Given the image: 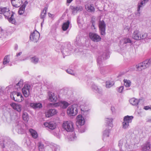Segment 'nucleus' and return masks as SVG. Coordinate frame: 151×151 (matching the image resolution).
Here are the masks:
<instances>
[{
    "label": "nucleus",
    "mask_w": 151,
    "mask_h": 151,
    "mask_svg": "<svg viewBox=\"0 0 151 151\" xmlns=\"http://www.w3.org/2000/svg\"><path fill=\"white\" fill-rule=\"evenodd\" d=\"M85 8L87 10L90 12H94L95 11V9L92 4H88L86 5Z\"/></svg>",
    "instance_id": "27"
},
{
    "label": "nucleus",
    "mask_w": 151,
    "mask_h": 151,
    "mask_svg": "<svg viewBox=\"0 0 151 151\" xmlns=\"http://www.w3.org/2000/svg\"><path fill=\"white\" fill-rule=\"evenodd\" d=\"M15 130L19 134H23L29 128V126L31 123H15Z\"/></svg>",
    "instance_id": "2"
},
{
    "label": "nucleus",
    "mask_w": 151,
    "mask_h": 151,
    "mask_svg": "<svg viewBox=\"0 0 151 151\" xmlns=\"http://www.w3.org/2000/svg\"><path fill=\"white\" fill-rule=\"evenodd\" d=\"M28 4V1H25L21 7H22L24 9H25L26 6Z\"/></svg>",
    "instance_id": "57"
},
{
    "label": "nucleus",
    "mask_w": 151,
    "mask_h": 151,
    "mask_svg": "<svg viewBox=\"0 0 151 151\" xmlns=\"http://www.w3.org/2000/svg\"><path fill=\"white\" fill-rule=\"evenodd\" d=\"M47 8L45 7L42 12L41 13L40 18L42 19L44 18L46 15V10Z\"/></svg>",
    "instance_id": "41"
},
{
    "label": "nucleus",
    "mask_w": 151,
    "mask_h": 151,
    "mask_svg": "<svg viewBox=\"0 0 151 151\" xmlns=\"http://www.w3.org/2000/svg\"><path fill=\"white\" fill-rule=\"evenodd\" d=\"M124 149L125 151H132V146L127 143V142L126 140V142L124 146Z\"/></svg>",
    "instance_id": "30"
},
{
    "label": "nucleus",
    "mask_w": 151,
    "mask_h": 151,
    "mask_svg": "<svg viewBox=\"0 0 151 151\" xmlns=\"http://www.w3.org/2000/svg\"><path fill=\"white\" fill-rule=\"evenodd\" d=\"M53 104L55 106H60L63 109L67 108L70 104L68 103L65 101H61L60 103H55Z\"/></svg>",
    "instance_id": "15"
},
{
    "label": "nucleus",
    "mask_w": 151,
    "mask_h": 151,
    "mask_svg": "<svg viewBox=\"0 0 151 151\" xmlns=\"http://www.w3.org/2000/svg\"><path fill=\"white\" fill-rule=\"evenodd\" d=\"M141 35L140 32L138 30H136L133 33L132 37L135 40H140L141 39Z\"/></svg>",
    "instance_id": "20"
},
{
    "label": "nucleus",
    "mask_w": 151,
    "mask_h": 151,
    "mask_svg": "<svg viewBox=\"0 0 151 151\" xmlns=\"http://www.w3.org/2000/svg\"><path fill=\"white\" fill-rule=\"evenodd\" d=\"M70 8L71 9L72 13L74 15L76 14L78 12L81 11L83 10L82 6L79 5L76 6H70Z\"/></svg>",
    "instance_id": "14"
},
{
    "label": "nucleus",
    "mask_w": 151,
    "mask_h": 151,
    "mask_svg": "<svg viewBox=\"0 0 151 151\" xmlns=\"http://www.w3.org/2000/svg\"><path fill=\"white\" fill-rule=\"evenodd\" d=\"M100 151H109V150L107 149H105L104 147H103L100 149Z\"/></svg>",
    "instance_id": "60"
},
{
    "label": "nucleus",
    "mask_w": 151,
    "mask_h": 151,
    "mask_svg": "<svg viewBox=\"0 0 151 151\" xmlns=\"http://www.w3.org/2000/svg\"><path fill=\"white\" fill-rule=\"evenodd\" d=\"M85 123H76L77 127L79 132L83 133L85 132L86 129Z\"/></svg>",
    "instance_id": "12"
},
{
    "label": "nucleus",
    "mask_w": 151,
    "mask_h": 151,
    "mask_svg": "<svg viewBox=\"0 0 151 151\" xmlns=\"http://www.w3.org/2000/svg\"><path fill=\"white\" fill-rule=\"evenodd\" d=\"M51 148L52 151H59V150L56 145H52Z\"/></svg>",
    "instance_id": "48"
},
{
    "label": "nucleus",
    "mask_w": 151,
    "mask_h": 151,
    "mask_svg": "<svg viewBox=\"0 0 151 151\" xmlns=\"http://www.w3.org/2000/svg\"><path fill=\"white\" fill-rule=\"evenodd\" d=\"M105 120L107 123H111L113 122V119L111 118H105Z\"/></svg>",
    "instance_id": "52"
},
{
    "label": "nucleus",
    "mask_w": 151,
    "mask_h": 151,
    "mask_svg": "<svg viewBox=\"0 0 151 151\" xmlns=\"http://www.w3.org/2000/svg\"><path fill=\"white\" fill-rule=\"evenodd\" d=\"M9 9L6 7H4L3 8H0V14H3L5 13L6 11H9Z\"/></svg>",
    "instance_id": "46"
},
{
    "label": "nucleus",
    "mask_w": 151,
    "mask_h": 151,
    "mask_svg": "<svg viewBox=\"0 0 151 151\" xmlns=\"http://www.w3.org/2000/svg\"><path fill=\"white\" fill-rule=\"evenodd\" d=\"M56 113L57 111L55 109H50L45 113V116L47 117H50L55 114Z\"/></svg>",
    "instance_id": "18"
},
{
    "label": "nucleus",
    "mask_w": 151,
    "mask_h": 151,
    "mask_svg": "<svg viewBox=\"0 0 151 151\" xmlns=\"http://www.w3.org/2000/svg\"><path fill=\"white\" fill-rule=\"evenodd\" d=\"M124 85L126 87H129L130 86L131 82L130 81L124 79Z\"/></svg>",
    "instance_id": "43"
},
{
    "label": "nucleus",
    "mask_w": 151,
    "mask_h": 151,
    "mask_svg": "<svg viewBox=\"0 0 151 151\" xmlns=\"http://www.w3.org/2000/svg\"><path fill=\"white\" fill-rule=\"evenodd\" d=\"M106 25L103 20H100L99 22V32L100 34L104 36L106 34Z\"/></svg>",
    "instance_id": "9"
},
{
    "label": "nucleus",
    "mask_w": 151,
    "mask_h": 151,
    "mask_svg": "<svg viewBox=\"0 0 151 151\" xmlns=\"http://www.w3.org/2000/svg\"><path fill=\"white\" fill-rule=\"evenodd\" d=\"M30 86L28 84H25L23 88L22 91L23 94L25 97H27L29 94V89L30 88Z\"/></svg>",
    "instance_id": "13"
},
{
    "label": "nucleus",
    "mask_w": 151,
    "mask_h": 151,
    "mask_svg": "<svg viewBox=\"0 0 151 151\" xmlns=\"http://www.w3.org/2000/svg\"><path fill=\"white\" fill-rule=\"evenodd\" d=\"M110 132V129L106 128V130H104L103 132L102 139L104 141V138L108 137L109 136Z\"/></svg>",
    "instance_id": "32"
},
{
    "label": "nucleus",
    "mask_w": 151,
    "mask_h": 151,
    "mask_svg": "<svg viewBox=\"0 0 151 151\" xmlns=\"http://www.w3.org/2000/svg\"><path fill=\"white\" fill-rule=\"evenodd\" d=\"M151 144L148 141L144 144L141 146L142 151H151Z\"/></svg>",
    "instance_id": "16"
},
{
    "label": "nucleus",
    "mask_w": 151,
    "mask_h": 151,
    "mask_svg": "<svg viewBox=\"0 0 151 151\" xmlns=\"http://www.w3.org/2000/svg\"><path fill=\"white\" fill-rule=\"evenodd\" d=\"M18 48V46L17 45L15 44L14 46V49L15 50H17Z\"/></svg>",
    "instance_id": "63"
},
{
    "label": "nucleus",
    "mask_w": 151,
    "mask_h": 151,
    "mask_svg": "<svg viewBox=\"0 0 151 151\" xmlns=\"http://www.w3.org/2000/svg\"><path fill=\"white\" fill-rule=\"evenodd\" d=\"M32 123L31 124H30L29 126V132L30 133L31 136L34 139H36L38 137V134L37 132L35 130L31 128L32 127Z\"/></svg>",
    "instance_id": "17"
},
{
    "label": "nucleus",
    "mask_w": 151,
    "mask_h": 151,
    "mask_svg": "<svg viewBox=\"0 0 151 151\" xmlns=\"http://www.w3.org/2000/svg\"><path fill=\"white\" fill-rule=\"evenodd\" d=\"M38 146L39 151H43L44 145L41 142L38 143Z\"/></svg>",
    "instance_id": "47"
},
{
    "label": "nucleus",
    "mask_w": 151,
    "mask_h": 151,
    "mask_svg": "<svg viewBox=\"0 0 151 151\" xmlns=\"http://www.w3.org/2000/svg\"><path fill=\"white\" fill-rule=\"evenodd\" d=\"M78 109L79 107L77 104H73L68 108L67 114L69 116H75L77 114Z\"/></svg>",
    "instance_id": "5"
},
{
    "label": "nucleus",
    "mask_w": 151,
    "mask_h": 151,
    "mask_svg": "<svg viewBox=\"0 0 151 151\" xmlns=\"http://www.w3.org/2000/svg\"><path fill=\"white\" fill-rule=\"evenodd\" d=\"M23 83V81L22 80H20L19 82L16 84L18 88H20L21 86H22Z\"/></svg>",
    "instance_id": "51"
},
{
    "label": "nucleus",
    "mask_w": 151,
    "mask_h": 151,
    "mask_svg": "<svg viewBox=\"0 0 151 151\" xmlns=\"http://www.w3.org/2000/svg\"><path fill=\"white\" fill-rule=\"evenodd\" d=\"M15 96H16L17 97H19L20 98L22 99V98L23 97L21 93L19 92L16 93Z\"/></svg>",
    "instance_id": "55"
},
{
    "label": "nucleus",
    "mask_w": 151,
    "mask_h": 151,
    "mask_svg": "<svg viewBox=\"0 0 151 151\" xmlns=\"http://www.w3.org/2000/svg\"><path fill=\"white\" fill-rule=\"evenodd\" d=\"M22 118L25 121L27 122L29 120L28 115L26 113H24L23 114Z\"/></svg>",
    "instance_id": "44"
},
{
    "label": "nucleus",
    "mask_w": 151,
    "mask_h": 151,
    "mask_svg": "<svg viewBox=\"0 0 151 151\" xmlns=\"http://www.w3.org/2000/svg\"><path fill=\"white\" fill-rule=\"evenodd\" d=\"M124 88L123 86H121L119 87L117 89V91L119 93H121Z\"/></svg>",
    "instance_id": "56"
},
{
    "label": "nucleus",
    "mask_w": 151,
    "mask_h": 151,
    "mask_svg": "<svg viewBox=\"0 0 151 151\" xmlns=\"http://www.w3.org/2000/svg\"><path fill=\"white\" fill-rule=\"evenodd\" d=\"M4 89L2 87L0 86V95H1L3 94Z\"/></svg>",
    "instance_id": "59"
},
{
    "label": "nucleus",
    "mask_w": 151,
    "mask_h": 151,
    "mask_svg": "<svg viewBox=\"0 0 151 151\" xmlns=\"http://www.w3.org/2000/svg\"><path fill=\"white\" fill-rule=\"evenodd\" d=\"M40 36L39 33L36 30L32 33L29 36L30 40L35 42H37Z\"/></svg>",
    "instance_id": "10"
},
{
    "label": "nucleus",
    "mask_w": 151,
    "mask_h": 151,
    "mask_svg": "<svg viewBox=\"0 0 151 151\" xmlns=\"http://www.w3.org/2000/svg\"><path fill=\"white\" fill-rule=\"evenodd\" d=\"M106 87L107 88H109L114 84V82L111 81V82L109 81H107L106 82Z\"/></svg>",
    "instance_id": "42"
},
{
    "label": "nucleus",
    "mask_w": 151,
    "mask_h": 151,
    "mask_svg": "<svg viewBox=\"0 0 151 151\" xmlns=\"http://www.w3.org/2000/svg\"><path fill=\"white\" fill-rule=\"evenodd\" d=\"M10 61V59L9 55L5 56L4 59L3 64L4 65H7V64Z\"/></svg>",
    "instance_id": "38"
},
{
    "label": "nucleus",
    "mask_w": 151,
    "mask_h": 151,
    "mask_svg": "<svg viewBox=\"0 0 151 151\" xmlns=\"http://www.w3.org/2000/svg\"><path fill=\"white\" fill-rule=\"evenodd\" d=\"M22 52H20L18 53H17L16 55V56L17 57H18L22 54Z\"/></svg>",
    "instance_id": "61"
},
{
    "label": "nucleus",
    "mask_w": 151,
    "mask_h": 151,
    "mask_svg": "<svg viewBox=\"0 0 151 151\" xmlns=\"http://www.w3.org/2000/svg\"><path fill=\"white\" fill-rule=\"evenodd\" d=\"M14 142L9 137H5L0 139V145L2 148L9 147L10 145L13 144Z\"/></svg>",
    "instance_id": "3"
},
{
    "label": "nucleus",
    "mask_w": 151,
    "mask_h": 151,
    "mask_svg": "<svg viewBox=\"0 0 151 151\" xmlns=\"http://www.w3.org/2000/svg\"><path fill=\"white\" fill-rule=\"evenodd\" d=\"M76 123H85V121L84 118L81 115H78L76 118Z\"/></svg>",
    "instance_id": "34"
},
{
    "label": "nucleus",
    "mask_w": 151,
    "mask_h": 151,
    "mask_svg": "<svg viewBox=\"0 0 151 151\" xmlns=\"http://www.w3.org/2000/svg\"><path fill=\"white\" fill-rule=\"evenodd\" d=\"M30 60L32 63L34 64H36L38 63L39 61V58L35 56L31 58Z\"/></svg>",
    "instance_id": "36"
},
{
    "label": "nucleus",
    "mask_w": 151,
    "mask_h": 151,
    "mask_svg": "<svg viewBox=\"0 0 151 151\" xmlns=\"http://www.w3.org/2000/svg\"><path fill=\"white\" fill-rule=\"evenodd\" d=\"M73 0H67V2L68 3H70Z\"/></svg>",
    "instance_id": "64"
},
{
    "label": "nucleus",
    "mask_w": 151,
    "mask_h": 151,
    "mask_svg": "<svg viewBox=\"0 0 151 151\" xmlns=\"http://www.w3.org/2000/svg\"><path fill=\"white\" fill-rule=\"evenodd\" d=\"M113 123H106V127L107 129H109V127H110L111 128L113 127Z\"/></svg>",
    "instance_id": "54"
},
{
    "label": "nucleus",
    "mask_w": 151,
    "mask_h": 151,
    "mask_svg": "<svg viewBox=\"0 0 151 151\" xmlns=\"http://www.w3.org/2000/svg\"><path fill=\"white\" fill-rule=\"evenodd\" d=\"M89 36L91 39L95 42H99L101 40L100 36L96 33L90 32L89 33Z\"/></svg>",
    "instance_id": "11"
},
{
    "label": "nucleus",
    "mask_w": 151,
    "mask_h": 151,
    "mask_svg": "<svg viewBox=\"0 0 151 151\" xmlns=\"http://www.w3.org/2000/svg\"><path fill=\"white\" fill-rule=\"evenodd\" d=\"M25 9L21 7H20L18 11L19 14L21 15L24 12Z\"/></svg>",
    "instance_id": "49"
},
{
    "label": "nucleus",
    "mask_w": 151,
    "mask_h": 151,
    "mask_svg": "<svg viewBox=\"0 0 151 151\" xmlns=\"http://www.w3.org/2000/svg\"><path fill=\"white\" fill-rule=\"evenodd\" d=\"M151 65V60L150 59H147L144 61L139 64L136 65L137 70L141 71L147 68H148Z\"/></svg>",
    "instance_id": "4"
},
{
    "label": "nucleus",
    "mask_w": 151,
    "mask_h": 151,
    "mask_svg": "<svg viewBox=\"0 0 151 151\" xmlns=\"http://www.w3.org/2000/svg\"><path fill=\"white\" fill-rule=\"evenodd\" d=\"M132 41L129 38H125L122 41H120V44H122L124 46H126V44L130 43L131 44Z\"/></svg>",
    "instance_id": "33"
},
{
    "label": "nucleus",
    "mask_w": 151,
    "mask_h": 151,
    "mask_svg": "<svg viewBox=\"0 0 151 151\" xmlns=\"http://www.w3.org/2000/svg\"><path fill=\"white\" fill-rule=\"evenodd\" d=\"M87 107L84 105H81L80 106V108L81 111L83 112V115H86L88 114L89 110L87 109Z\"/></svg>",
    "instance_id": "23"
},
{
    "label": "nucleus",
    "mask_w": 151,
    "mask_h": 151,
    "mask_svg": "<svg viewBox=\"0 0 151 151\" xmlns=\"http://www.w3.org/2000/svg\"><path fill=\"white\" fill-rule=\"evenodd\" d=\"M77 137L76 136V134L75 132L72 133L70 134L68 137V139L70 141H74L76 139Z\"/></svg>",
    "instance_id": "39"
},
{
    "label": "nucleus",
    "mask_w": 151,
    "mask_h": 151,
    "mask_svg": "<svg viewBox=\"0 0 151 151\" xmlns=\"http://www.w3.org/2000/svg\"><path fill=\"white\" fill-rule=\"evenodd\" d=\"M70 22L69 20H68L66 22L63 23L62 27V28L63 31H66L68 29L69 24Z\"/></svg>",
    "instance_id": "37"
},
{
    "label": "nucleus",
    "mask_w": 151,
    "mask_h": 151,
    "mask_svg": "<svg viewBox=\"0 0 151 151\" xmlns=\"http://www.w3.org/2000/svg\"><path fill=\"white\" fill-rule=\"evenodd\" d=\"M122 127L124 129H127L129 126V123H123Z\"/></svg>",
    "instance_id": "53"
},
{
    "label": "nucleus",
    "mask_w": 151,
    "mask_h": 151,
    "mask_svg": "<svg viewBox=\"0 0 151 151\" xmlns=\"http://www.w3.org/2000/svg\"><path fill=\"white\" fill-rule=\"evenodd\" d=\"M92 88L93 91H96V92L98 93L99 95H102V92L101 88H98L95 84H93L92 86Z\"/></svg>",
    "instance_id": "24"
},
{
    "label": "nucleus",
    "mask_w": 151,
    "mask_h": 151,
    "mask_svg": "<svg viewBox=\"0 0 151 151\" xmlns=\"http://www.w3.org/2000/svg\"><path fill=\"white\" fill-rule=\"evenodd\" d=\"M129 102L130 104L132 105L137 106L139 102V100H138L135 98H133L129 100Z\"/></svg>",
    "instance_id": "28"
},
{
    "label": "nucleus",
    "mask_w": 151,
    "mask_h": 151,
    "mask_svg": "<svg viewBox=\"0 0 151 151\" xmlns=\"http://www.w3.org/2000/svg\"><path fill=\"white\" fill-rule=\"evenodd\" d=\"M73 49L70 43H69L66 44H64L61 46V50L63 55L67 56L70 54V52L72 51Z\"/></svg>",
    "instance_id": "6"
},
{
    "label": "nucleus",
    "mask_w": 151,
    "mask_h": 151,
    "mask_svg": "<svg viewBox=\"0 0 151 151\" xmlns=\"http://www.w3.org/2000/svg\"><path fill=\"white\" fill-rule=\"evenodd\" d=\"M12 4L13 7L17 8L21 5L19 0H11Z\"/></svg>",
    "instance_id": "26"
},
{
    "label": "nucleus",
    "mask_w": 151,
    "mask_h": 151,
    "mask_svg": "<svg viewBox=\"0 0 151 151\" xmlns=\"http://www.w3.org/2000/svg\"><path fill=\"white\" fill-rule=\"evenodd\" d=\"M44 126L48 128L51 129H55L56 127L57 123H43Z\"/></svg>",
    "instance_id": "22"
},
{
    "label": "nucleus",
    "mask_w": 151,
    "mask_h": 151,
    "mask_svg": "<svg viewBox=\"0 0 151 151\" xmlns=\"http://www.w3.org/2000/svg\"><path fill=\"white\" fill-rule=\"evenodd\" d=\"M148 1V0H143L140 2H138L137 5L138 8L137 11L139 12H139L141 8L144 6Z\"/></svg>",
    "instance_id": "21"
},
{
    "label": "nucleus",
    "mask_w": 151,
    "mask_h": 151,
    "mask_svg": "<svg viewBox=\"0 0 151 151\" xmlns=\"http://www.w3.org/2000/svg\"><path fill=\"white\" fill-rule=\"evenodd\" d=\"M74 123H63L60 128L62 132H72L74 131Z\"/></svg>",
    "instance_id": "7"
},
{
    "label": "nucleus",
    "mask_w": 151,
    "mask_h": 151,
    "mask_svg": "<svg viewBox=\"0 0 151 151\" xmlns=\"http://www.w3.org/2000/svg\"><path fill=\"white\" fill-rule=\"evenodd\" d=\"M133 118L132 116L127 115L124 117L123 120L124 122H127V123H130L132 122V120Z\"/></svg>",
    "instance_id": "35"
},
{
    "label": "nucleus",
    "mask_w": 151,
    "mask_h": 151,
    "mask_svg": "<svg viewBox=\"0 0 151 151\" xmlns=\"http://www.w3.org/2000/svg\"><path fill=\"white\" fill-rule=\"evenodd\" d=\"M67 72L68 73L71 75H72L73 74V70L70 69H68L67 70Z\"/></svg>",
    "instance_id": "58"
},
{
    "label": "nucleus",
    "mask_w": 151,
    "mask_h": 151,
    "mask_svg": "<svg viewBox=\"0 0 151 151\" xmlns=\"http://www.w3.org/2000/svg\"><path fill=\"white\" fill-rule=\"evenodd\" d=\"M124 140V139L122 138L119 141L118 146L119 148V151H125L124 146L122 147Z\"/></svg>",
    "instance_id": "29"
},
{
    "label": "nucleus",
    "mask_w": 151,
    "mask_h": 151,
    "mask_svg": "<svg viewBox=\"0 0 151 151\" xmlns=\"http://www.w3.org/2000/svg\"><path fill=\"white\" fill-rule=\"evenodd\" d=\"M14 12H12L11 15V12L9 10V11H6L3 15L5 18L7 19L10 22L14 24L15 22V19L14 17Z\"/></svg>",
    "instance_id": "8"
},
{
    "label": "nucleus",
    "mask_w": 151,
    "mask_h": 151,
    "mask_svg": "<svg viewBox=\"0 0 151 151\" xmlns=\"http://www.w3.org/2000/svg\"><path fill=\"white\" fill-rule=\"evenodd\" d=\"M150 109V108L149 107V106H145V107L144 108V109L146 110H148Z\"/></svg>",
    "instance_id": "62"
},
{
    "label": "nucleus",
    "mask_w": 151,
    "mask_h": 151,
    "mask_svg": "<svg viewBox=\"0 0 151 151\" xmlns=\"http://www.w3.org/2000/svg\"><path fill=\"white\" fill-rule=\"evenodd\" d=\"M30 106L33 108L36 109L41 108L42 107V104L40 103H32L30 104Z\"/></svg>",
    "instance_id": "31"
},
{
    "label": "nucleus",
    "mask_w": 151,
    "mask_h": 151,
    "mask_svg": "<svg viewBox=\"0 0 151 151\" xmlns=\"http://www.w3.org/2000/svg\"><path fill=\"white\" fill-rule=\"evenodd\" d=\"M51 133L53 134L54 136L56 137L57 138H60L61 136L59 134L58 132V131L55 132L54 131H52L51 132Z\"/></svg>",
    "instance_id": "45"
},
{
    "label": "nucleus",
    "mask_w": 151,
    "mask_h": 151,
    "mask_svg": "<svg viewBox=\"0 0 151 151\" xmlns=\"http://www.w3.org/2000/svg\"><path fill=\"white\" fill-rule=\"evenodd\" d=\"M49 99L50 101L53 102H56L57 100V98L54 93L51 92L49 93Z\"/></svg>",
    "instance_id": "25"
},
{
    "label": "nucleus",
    "mask_w": 151,
    "mask_h": 151,
    "mask_svg": "<svg viewBox=\"0 0 151 151\" xmlns=\"http://www.w3.org/2000/svg\"><path fill=\"white\" fill-rule=\"evenodd\" d=\"M141 39L144 40L146 42H147V40L150 39L147 36V33L142 34V35H141Z\"/></svg>",
    "instance_id": "40"
},
{
    "label": "nucleus",
    "mask_w": 151,
    "mask_h": 151,
    "mask_svg": "<svg viewBox=\"0 0 151 151\" xmlns=\"http://www.w3.org/2000/svg\"><path fill=\"white\" fill-rule=\"evenodd\" d=\"M12 98L14 101L17 102H20L22 101V99H20V98L19 97H17L16 96H13V97Z\"/></svg>",
    "instance_id": "50"
},
{
    "label": "nucleus",
    "mask_w": 151,
    "mask_h": 151,
    "mask_svg": "<svg viewBox=\"0 0 151 151\" xmlns=\"http://www.w3.org/2000/svg\"><path fill=\"white\" fill-rule=\"evenodd\" d=\"M10 106L14 110H16L17 111L19 112L21 111V106L18 104L14 103H12L10 104Z\"/></svg>",
    "instance_id": "19"
},
{
    "label": "nucleus",
    "mask_w": 151,
    "mask_h": 151,
    "mask_svg": "<svg viewBox=\"0 0 151 151\" xmlns=\"http://www.w3.org/2000/svg\"><path fill=\"white\" fill-rule=\"evenodd\" d=\"M109 57V53L108 51L101 52L99 53V57L97 59V62L100 68V73L103 75L109 72V70L106 67L102 66V61L108 59Z\"/></svg>",
    "instance_id": "1"
}]
</instances>
